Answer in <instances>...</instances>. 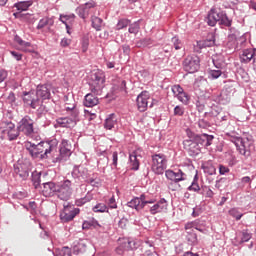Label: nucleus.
Here are the masks:
<instances>
[{
  "instance_id": "31",
  "label": "nucleus",
  "mask_w": 256,
  "mask_h": 256,
  "mask_svg": "<svg viewBox=\"0 0 256 256\" xmlns=\"http://www.w3.org/2000/svg\"><path fill=\"white\" fill-rule=\"evenodd\" d=\"M131 167L134 171L139 170V159H141V155L137 154V151H134L129 156Z\"/></svg>"
},
{
  "instance_id": "1",
  "label": "nucleus",
  "mask_w": 256,
  "mask_h": 256,
  "mask_svg": "<svg viewBox=\"0 0 256 256\" xmlns=\"http://www.w3.org/2000/svg\"><path fill=\"white\" fill-rule=\"evenodd\" d=\"M25 149L32 159H49V155L57 150V140L40 142L38 144L26 142Z\"/></svg>"
},
{
  "instance_id": "5",
  "label": "nucleus",
  "mask_w": 256,
  "mask_h": 256,
  "mask_svg": "<svg viewBox=\"0 0 256 256\" xmlns=\"http://www.w3.org/2000/svg\"><path fill=\"white\" fill-rule=\"evenodd\" d=\"M73 195V188H71V181L64 180L62 183L58 184L56 188V196L61 201H69Z\"/></svg>"
},
{
  "instance_id": "64",
  "label": "nucleus",
  "mask_w": 256,
  "mask_h": 256,
  "mask_svg": "<svg viewBox=\"0 0 256 256\" xmlns=\"http://www.w3.org/2000/svg\"><path fill=\"white\" fill-rule=\"evenodd\" d=\"M16 196V199H25V197H27V192L26 191H20V192H17L15 194Z\"/></svg>"
},
{
  "instance_id": "50",
  "label": "nucleus",
  "mask_w": 256,
  "mask_h": 256,
  "mask_svg": "<svg viewBox=\"0 0 256 256\" xmlns=\"http://www.w3.org/2000/svg\"><path fill=\"white\" fill-rule=\"evenodd\" d=\"M229 215H231V217H235L236 221H240L241 217H243V213L239 212V209L237 208L230 209Z\"/></svg>"
},
{
  "instance_id": "8",
  "label": "nucleus",
  "mask_w": 256,
  "mask_h": 256,
  "mask_svg": "<svg viewBox=\"0 0 256 256\" xmlns=\"http://www.w3.org/2000/svg\"><path fill=\"white\" fill-rule=\"evenodd\" d=\"M253 149H255V146H253V136L245 133L243 137H241L240 155L251 157V151H253Z\"/></svg>"
},
{
  "instance_id": "17",
  "label": "nucleus",
  "mask_w": 256,
  "mask_h": 256,
  "mask_svg": "<svg viewBox=\"0 0 256 256\" xmlns=\"http://www.w3.org/2000/svg\"><path fill=\"white\" fill-rule=\"evenodd\" d=\"M172 92L177 97L178 101H180L184 105H187V103H189V94H187V92H185V90H183L180 85L172 86Z\"/></svg>"
},
{
  "instance_id": "4",
  "label": "nucleus",
  "mask_w": 256,
  "mask_h": 256,
  "mask_svg": "<svg viewBox=\"0 0 256 256\" xmlns=\"http://www.w3.org/2000/svg\"><path fill=\"white\" fill-rule=\"evenodd\" d=\"M151 169L155 175H163L167 170V156L165 154L152 155Z\"/></svg>"
},
{
  "instance_id": "63",
  "label": "nucleus",
  "mask_w": 256,
  "mask_h": 256,
  "mask_svg": "<svg viewBox=\"0 0 256 256\" xmlns=\"http://www.w3.org/2000/svg\"><path fill=\"white\" fill-rule=\"evenodd\" d=\"M108 205H109L110 209H117V202L115 201V196H112L109 199Z\"/></svg>"
},
{
  "instance_id": "21",
  "label": "nucleus",
  "mask_w": 256,
  "mask_h": 256,
  "mask_svg": "<svg viewBox=\"0 0 256 256\" xmlns=\"http://www.w3.org/2000/svg\"><path fill=\"white\" fill-rule=\"evenodd\" d=\"M241 39L243 41V36H241V32L236 30L235 28H230V34L228 35V47L231 49H235L237 47V41Z\"/></svg>"
},
{
  "instance_id": "37",
  "label": "nucleus",
  "mask_w": 256,
  "mask_h": 256,
  "mask_svg": "<svg viewBox=\"0 0 256 256\" xmlns=\"http://www.w3.org/2000/svg\"><path fill=\"white\" fill-rule=\"evenodd\" d=\"M198 45L200 49H205L207 47H213L215 45V36H211L210 38H207L206 40L198 42Z\"/></svg>"
},
{
  "instance_id": "33",
  "label": "nucleus",
  "mask_w": 256,
  "mask_h": 256,
  "mask_svg": "<svg viewBox=\"0 0 256 256\" xmlns=\"http://www.w3.org/2000/svg\"><path fill=\"white\" fill-rule=\"evenodd\" d=\"M14 172L16 173V175H19L20 179H27V177H29V170L24 169L23 165L18 164V165H14Z\"/></svg>"
},
{
  "instance_id": "49",
  "label": "nucleus",
  "mask_w": 256,
  "mask_h": 256,
  "mask_svg": "<svg viewBox=\"0 0 256 256\" xmlns=\"http://www.w3.org/2000/svg\"><path fill=\"white\" fill-rule=\"evenodd\" d=\"M200 193L201 195H204L210 199L213 197V195H215L209 186H203Z\"/></svg>"
},
{
  "instance_id": "28",
  "label": "nucleus",
  "mask_w": 256,
  "mask_h": 256,
  "mask_svg": "<svg viewBox=\"0 0 256 256\" xmlns=\"http://www.w3.org/2000/svg\"><path fill=\"white\" fill-rule=\"evenodd\" d=\"M87 251V242L85 240H78L74 242L73 253L79 255V253H85Z\"/></svg>"
},
{
  "instance_id": "15",
  "label": "nucleus",
  "mask_w": 256,
  "mask_h": 256,
  "mask_svg": "<svg viewBox=\"0 0 256 256\" xmlns=\"http://www.w3.org/2000/svg\"><path fill=\"white\" fill-rule=\"evenodd\" d=\"M241 63H251L253 61V67L256 68V48L244 49L240 56Z\"/></svg>"
},
{
  "instance_id": "3",
  "label": "nucleus",
  "mask_w": 256,
  "mask_h": 256,
  "mask_svg": "<svg viewBox=\"0 0 256 256\" xmlns=\"http://www.w3.org/2000/svg\"><path fill=\"white\" fill-rule=\"evenodd\" d=\"M105 88V73L98 70L91 75L90 91L94 95H102Z\"/></svg>"
},
{
  "instance_id": "6",
  "label": "nucleus",
  "mask_w": 256,
  "mask_h": 256,
  "mask_svg": "<svg viewBox=\"0 0 256 256\" xmlns=\"http://www.w3.org/2000/svg\"><path fill=\"white\" fill-rule=\"evenodd\" d=\"M35 121L30 118L29 115L24 116L18 123V131L26 135V137H31L35 133Z\"/></svg>"
},
{
  "instance_id": "52",
  "label": "nucleus",
  "mask_w": 256,
  "mask_h": 256,
  "mask_svg": "<svg viewBox=\"0 0 256 256\" xmlns=\"http://www.w3.org/2000/svg\"><path fill=\"white\" fill-rule=\"evenodd\" d=\"M129 23H131L129 19H120L116 25V28L118 30L125 29V27H128Z\"/></svg>"
},
{
  "instance_id": "62",
  "label": "nucleus",
  "mask_w": 256,
  "mask_h": 256,
  "mask_svg": "<svg viewBox=\"0 0 256 256\" xmlns=\"http://www.w3.org/2000/svg\"><path fill=\"white\" fill-rule=\"evenodd\" d=\"M215 171L216 169L212 165L204 167V172L208 173V175H215Z\"/></svg>"
},
{
  "instance_id": "23",
  "label": "nucleus",
  "mask_w": 256,
  "mask_h": 256,
  "mask_svg": "<svg viewBox=\"0 0 256 256\" xmlns=\"http://www.w3.org/2000/svg\"><path fill=\"white\" fill-rule=\"evenodd\" d=\"M165 176L169 181H173V183H179V181H185V173L183 171L178 170L177 172L173 170H166Z\"/></svg>"
},
{
  "instance_id": "35",
  "label": "nucleus",
  "mask_w": 256,
  "mask_h": 256,
  "mask_svg": "<svg viewBox=\"0 0 256 256\" xmlns=\"http://www.w3.org/2000/svg\"><path fill=\"white\" fill-rule=\"evenodd\" d=\"M60 21L66 26V29H69V25L75 21V14H69V15H60Z\"/></svg>"
},
{
  "instance_id": "18",
  "label": "nucleus",
  "mask_w": 256,
  "mask_h": 256,
  "mask_svg": "<svg viewBox=\"0 0 256 256\" xmlns=\"http://www.w3.org/2000/svg\"><path fill=\"white\" fill-rule=\"evenodd\" d=\"M57 186L55 182H44L42 187V195L44 197H55L57 195Z\"/></svg>"
},
{
  "instance_id": "25",
  "label": "nucleus",
  "mask_w": 256,
  "mask_h": 256,
  "mask_svg": "<svg viewBox=\"0 0 256 256\" xmlns=\"http://www.w3.org/2000/svg\"><path fill=\"white\" fill-rule=\"evenodd\" d=\"M36 97L43 100L51 99V86L47 84L37 86Z\"/></svg>"
},
{
  "instance_id": "39",
  "label": "nucleus",
  "mask_w": 256,
  "mask_h": 256,
  "mask_svg": "<svg viewBox=\"0 0 256 256\" xmlns=\"http://www.w3.org/2000/svg\"><path fill=\"white\" fill-rule=\"evenodd\" d=\"M31 5H33L31 1H22V2L16 3L14 7H16L18 11H27V9L31 7Z\"/></svg>"
},
{
  "instance_id": "2",
  "label": "nucleus",
  "mask_w": 256,
  "mask_h": 256,
  "mask_svg": "<svg viewBox=\"0 0 256 256\" xmlns=\"http://www.w3.org/2000/svg\"><path fill=\"white\" fill-rule=\"evenodd\" d=\"M208 25L215 27V25H223L224 27H231L233 20L229 19L227 14L219 9L212 8L208 14Z\"/></svg>"
},
{
  "instance_id": "48",
  "label": "nucleus",
  "mask_w": 256,
  "mask_h": 256,
  "mask_svg": "<svg viewBox=\"0 0 256 256\" xmlns=\"http://www.w3.org/2000/svg\"><path fill=\"white\" fill-rule=\"evenodd\" d=\"M186 239L190 245H197V234L194 232H187Z\"/></svg>"
},
{
  "instance_id": "20",
  "label": "nucleus",
  "mask_w": 256,
  "mask_h": 256,
  "mask_svg": "<svg viewBox=\"0 0 256 256\" xmlns=\"http://www.w3.org/2000/svg\"><path fill=\"white\" fill-rule=\"evenodd\" d=\"M150 214L157 215V213H165L167 211V200L165 198L160 199L150 206Z\"/></svg>"
},
{
  "instance_id": "44",
  "label": "nucleus",
  "mask_w": 256,
  "mask_h": 256,
  "mask_svg": "<svg viewBox=\"0 0 256 256\" xmlns=\"http://www.w3.org/2000/svg\"><path fill=\"white\" fill-rule=\"evenodd\" d=\"M199 178H197V175H195L193 182L188 187V191H194L195 193L201 191V187H199Z\"/></svg>"
},
{
  "instance_id": "22",
  "label": "nucleus",
  "mask_w": 256,
  "mask_h": 256,
  "mask_svg": "<svg viewBox=\"0 0 256 256\" xmlns=\"http://www.w3.org/2000/svg\"><path fill=\"white\" fill-rule=\"evenodd\" d=\"M71 149H73L71 143L68 140H62L60 145V161H66L68 157H71Z\"/></svg>"
},
{
  "instance_id": "12",
  "label": "nucleus",
  "mask_w": 256,
  "mask_h": 256,
  "mask_svg": "<svg viewBox=\"0 0 256 256\" xmlns=\"http://www.w3.org/2000/svg\"><path fill=\"white\" fill-rule=\"evenodd\" d=\"M235 93V88L233 86H225V88L215 96L214 101L220 105H227L231 101V96Z\"/></svg>"
},
{
  "instance_id": "10",
  "label": "nucleus",
  "mask_w": 256,
  "mask_h": 256,
  "mask_svg": "<svg viewBox=\"0 0 256 256\" xmlns=\"http://www.w3.org/2000/svg\"><path fill=\"white\" fill-rule=\"evenodd\" d=\"M79 208H75V206L71 204H64L63 211L60 213V219L63 223H69V221H73L77 215H79Z\"/></svg>"
},
{
  "instance_id": "59",
  "label": "nucleus",
  "mask_w": 256,
  "mask_h": 256,
  "mask_svg": "<svg viewBox=\"0 0 256 256\" xmlns=\"http://www.w3.org/2000/svg\"><path fill=\"white\" fill-rule=\"evenodd\" d=\"M184 113H185V108H183L182 106H176L174 108V115L181 117L183 116Z\"/></svg>"
},
{
  "instance_id": "54",
  "label": "nucleus",
  "mask_w": 256,
  "mask_h": 256,
  "mask_svg": "<svg viewBox=\"0 0 256 256\" xmlns=\"http://www.w3.org/2000/svg\"><path fill=\"white\" fill-rule=\"evenodd\" d=\"M151 40L150 38H143L142 40H140L138 43H137V46L138 47H149V45H151Z\"/></svg>"
},
{
  "instance_id": "30",
  "label": "nucleus",
  "mask_w": 256,
  "mask_h": 256,
  "mask_svg": "<svg viewBox=\"0 0 256 256\" xmlns=\"http://www.w3.org/2000/svg\"><path fill=\"white\" fill-rule=\"evenodd\" d=\"M95 105H99V98L91 93L87 94L84 98V106L95 107Z\"/></svg>"
},
{
  "instance_id": "29",
  "label": "nucleus",
  "mask_w": 256,
  "mask_h": 256,
  "mask_svg": "<svg viewBox=\"0 0 256 256\" xmlns=\"http://www.w3.org/2000/svg\"><path fill=\"white\" fill-rule=\"evenodd\" d=\"M226 137L228 141H231V143H234L235 147L237 148V151L240 152L241 137L239 136V134L235 132H228L226 133Z\"/></svg>"
},
{
  "instance_id": "47",
  "label": "nucleus",
  "mask_w": 256,
  "mask_h": 256,
  "mask_svg": "<svg viewBox=\"0 0 256 256\" xmlns=\"http://www.w3.org/2000/svg\"><path fill=\"white\" fill-rule=\"evenodd\" d=\"M86 183H88L89 185H92V187H100L101 185V179L97 178V177H89V178H85Z\"/></svg>"
},
{
  "instance_id": "58",
  "label": "nucleus",
  "mask_w": 256,
  "mask_h": 256,
  "mask_svg": "<svg viewBox=\"0 0 256 256\" xmlns=\"http://www.w3.org/2000/svg\"><path fill=\"white\" fill-rule=\"evenodd\" d=\"M119 159V154L117 152H113L112 154V169H117V161Z\"/></svg>"
},
{
  "instance_id": "53",
  "label": "nucleus",
  "mask_w": 256,
  "mask_h": 256,
  "mask_svg": "<svg viewBox=\"0 0 256 256\" xmlns=\"http://www.w3.org/2000/svg\"><path fill=\"white\" fill-rule=\"evenodd\" d=\"M139 22H134L133 24L130 25L129 27V33L137 34L139 33Z\"/></svg>"
},
{
  "instance_id": "46",
  "label": "nucleus",
  "mask_w": 256,
  "mask_h": 256,
  "mask_svg": "<svg viewBox=\"0 0 256 256\" xmlns=\"http://www.w3.org/2000/svg\"><path fill=\"white\" fill-rule=\"evenodd\" d=\"M20 51H24V53H33V46H31V42L23 41L22 45L19 47Z\"/></svg>"
},
{
  "instance_id": "32",
  "label": "nucleus",
  "mask_w": 256,
  "mask_h": 256,
  "mask_svg": "<svg viewBox=\"0 0 256 256\" xmlns=\"http://www.w3.org/2000/svg\"><path fill=\"white\" fill-rule=\"evenodd\" d=\"M117 125V115L115 114H110L104 122V127L111 131Z\"/></svg>"
},
{
  "instance_id": "38",
  "label": "nucleus",
  "mask_w": 256,
  "mask_h": 256,
  "mask_svg": "<svg viewBox=\"0 0 256 256\" xmlns=\"http://www.w3.org/2000/svg\"><path fill=\"white\" fill-rule=\"evenodd\" d=\"M89 201H93V194H91V192H88L85 197L77 199L76 200V205L78 207H81L83 205H85V203H89Z\"/></svg>"
},
{
  "instance_id": "40",
  "label": "nucleus",
  "mask_w": 256,
  "mask_h": 256,
  "mask_svg": "<svg viewBox=\"0 0 256 256\" xmlns=\"http://www.w3.org/2000/svg\"><path fill=\"white\" fill-rule=\"evenodd\" d=\"M32 183L36 189H39V187H41V172L32 173Z\"/></svg>"
},
{
  "instance_id": "34",
  "label": "nucleus",
  "mask_w": 256,
  "mask_h": 256,
  "mask_svg": "<svg viewBox=\"0 0 256 256\" xmlns=\"http://www.w3.org/2000/svg\"><path fill=\"white\" fill-rule=\"evenodd\" d=\"M54 23L55 21L53 20V18H49V17L42 18L37 25V29H45V27H53Z\"/></svg>"
},
{
  "instance_id": "19",
  "label": "nucleus",
  "mask_w": 256,
  "mask_h": 256,
  "mask_svg": "<svg viewBox=\"0 0 256 256\" xmlns=\"http://www.w3.org/2000/svg\"><path fill=\"white\" fill-rule=\"evenodd\" d=\"M77 121H79V117L71 116V117H60L56 119V123L59 127L71 128L77 125Z\"/></svg>"
},
{
  "instance_id": "11",
  "label": "nucleus",
  "mask_w": 256,
  "mask_h": 256,
  "mask_svg": "<svg viewBox=\"0 0 256 256\" xmlns=\"http://www.w3.org/2000/svg\"><path fill=\"white\" fill-rule=\"evenodd\" d=\"M0 127L3 129L2 133L7 135L9 141H15L19 137V133H21L19 126L16 128L13 122H1Z\"/></svg>"
},
{
  "instance_id": "51",
  "label": "nucleus",
  "mask_w": 256,
  "mask_h": 256,
  "mask_svg": "<svg viewBox=\"0 0 256 256\" xmlns=\"http://www.w3.org/2000/svg\"><path fill=\"white\" fill-rule=\"evenodd\" d=\"M241 243H247L252 237V234L249 232V230H242L241 232Z\"/></svg>"
},
{
  "instance_id": "61",
  "label": "nucleus",
  "mask_w": 256,
  "mask_h": 256,
  "mask_svg": "<svg viewBox=\"0 0 256 256\" xmlns=\"http://www.w3.org/2000/svg\"><path fill=\"white\" fill-rule=\"evenodd\" d=\"M172 42H173V45H174V48L176 49V51H179V49H181V47H183V45L181 44V41H179V38H177V37H173Z\"/></svg>"
},
{
  "instance_id": "16",
  "label": "nucleus",
  "mask_w": 256,
  "mask_h": 256,
  "mask_svg": "<svg viewBox=\"0 0 256 256\" xmlns=\"http://www.w3.org/2000/svg\"><path fill=\"white\" fill-rule=\"evenodd\" d=\"M136 103L138 106V110L143 113L145 111H147V105H149V92L148 91H142L137 99H136Z\"/></svg>"
},
{
  "instance_id": "57",
  "label": "nucleus",
  "mask_w": 256,
  "mask_h": 256,
  "mask_svg": "<svg viewBox=\"0 0 256 256\" xmlns=\"http://www.w3.org/2000/svg\"><path fill=\"white\" fill-rule=\"evenodd\" d=\"M198 126L200 127V129H207L208 127H211V124H209V121L205 119H200L198 121Z\"/></svg>"
},
{
  "instance_id": "26",
  "label": "nucleus",
  "mask_w": 256,
  "mask_h": 256,
  "mask_svg": "<svg viewBox=\"0 0 256 256\" xmlns=\"http://www.w3.org/2000/svg\"><path fill=\"white\" fill-rule=\"evenodd\" d=\"M195 141L198 142L201 145H204V147H210V145H213V139H215V136L209 135V134H201V135H194Z\"/></svg>"
},
{
  "instance_id": "9",
  "label": "nucleus",
  "mask_w": 256,
  "mask_h": 256,
  "mask_svg": "<svg viewBox=\"0 0 256 256\" xmlns=\"http://www.w3.org/2000/svg\"><path fill=\"white\" fill-rule=\"evenodd\" d=\"M201 60L199 56H187L183 61L184 71L187 73H197L199 71Z\"/></svg>"
},
{
  "instance_id": "13",
  "label": "nucleus",
  "mask_w": 256,
  "mask_h": 256,
  "mask_svg": "<svg viewBox=\"0 0 256 256\" xmlns=\"http://www.w3.org/2000/svg\"><path fill=\"white\" fill-rule=\"evenodd\" d=\"M147 203H153V201L147 200V197H145V194H141L139 197H135L132 200H130L127 203V206L130 207V209L141 211L145 209V206L147 205Z\"/></svg>"
},
{
  "instance_id": "45",
  "label": "nucleus",
  "mask_w": 256,
  "mask_h": 256,
  "mask_svg": "<svg viewBox=\"0 0 256 256\" xmlns=\"http://www.w3.org/2000/svg\"><path fill=\"white\" fill-rule=\"evenodd\" d=\"M208 115L209 117H212V119H214L215 123H217V120L219 119V117H221V109L214 107L211 109Z\"/></svg>"
},
{
  "instance_id": "36",
  "label": "nucleus",
  "mask_w": 256,
  "mask_h": 256,
  "mask_svg": "<svg viewBox=\"0 0 256 256\" xmlns=\"http://www.w3.org/2000/svg\"><path fill=\"white\" fill-rule=\"evenodd\" d=\"M72 177L74 179H86L85 177V169L75 166L72 171Z\"/></svg>"
},
{
  "instance_id": "43",
  "label": "nucleus",
  "mask_w": 256,
  "mask_h": 256,
  "mask_svg": "<svg viewBox=\"0 0 256 256\" xmlns=\"http://www.w3.org/2000/svg\"><path fill=\"white\" fill-rule=\"evenodd\" d=\"M65 109L68 115H70V117H79V110L77 109L75 104H72L70 106H65Z\"/></svg>"
},
{
  "instance_id": "27",
  "label": "nucleus",
  "mask_w": 256,
  "mask_h": 256,
  "mask_svg": "<svg viewBox=\"0 0 256 256\" xmlns=\"http://www.w3.org/2000/svg\"><path fill=\"white\" fill-rule=\"evenodd\" d=\"M213 65L216 67V69H225L226 63H225V56L223 54H216L212 57Z\"/></svg>"
},
{
  "instance_id": "56",
  "label": "nucleus",
  "mask_w": 256,
  "mask_h": 256,
  "mask_svg": "<svg viewBox=\"0 0 256 256\" xmlns=\"http://www.w3.org/2000/svg\"><path fill=\"white\" fill-rule=\"evenodd\" d=\"M221 75H223V72L221 71V69L210 71V76L212 77V79H219Z\"/></svg>"
},
{
  "instance_id": "41",
  "label": "nucleus",
  "mask_w": 256,
  "mask_h": 256,
  "mask_svg": "<svg viewBox=\"0 0 256 256\" xmlns=\"http://www.w3.org/2000/svg\"><path fill=\"white\" fill-rule=\"evenodd\" d=\"M92 211H94V213H108L109 209L105 203H98L92 208Z\"/></svg>"
},
{
  "instance_id": "42",
  "label": "nucleus",
  "mask_w": 256,
  "mask_h": 256,
  "mask_svg": "<svg viewBox=\"0 0 256 256\" xmlns=\"http://www.w3.org/2000/svg\"><path fill=\"white\" fill-rule=\"evenodd\" d=\"M92 27L96 29V31H101V26L103 25V19L97 17V16H92Z\"/></svg>"
},
{
  "instance_id": "14",
  "label": "nucleus",
  "mask_w": 256,
  "mask_h": 256,
  "mask_svg": "<svg viewBox=\"0 0 256 256\" xmlns=\"http://www.w3.org/2000/svg\"><path fill=\"white\" fill-rule=\"evenodd\" d=\"M23 101L26 105H30L32 109H37L43 105V101H41L34 92H25Z\"/></svg>"
},
{
  "instance_id": "55",
  "label": "nucleus",
  "mask_w": 256,
  "mask_h": 256,
  "mask_svg": "<svg viewBox=\"0 0 256 256\" xmlns=\"http://www.w3.org/2000/svg\"><path fill=\"white\" fill-rule=\"evenodd\" d=\"M56 256H71V249L63 247Z\"/></svg>"
},
{
  "instance_id": "60",
  "label": "nucleus",
  "mask_w": 256,
  "mask_h": 256,
  "mask_svg": "<svg viewBox=\"0 0 256 256\" xmlns=\"http://www.w3.org/2000/svg\"><path fill=\"white\" fill-rule=\"evenodd\" d=\"M29 209L32 215L37 213V203L35 201L29 202L27 210L29 211Z\"/></svg>"
},
{
  "instance_id": "24",
  "label": "nucleus",
  "mask_w": 256,
  "mask_h": 256,
  "mask_svg": "<svg viewBox=\"0 0 256 256\" xmlns=\"http://www.w3.org/2000/svg\"><path fill=\"white\" fill-rule=\"evenodd\" d=\"M93 7H95V2H87L86 4L79 6L76 9V13L79 15V17H81V19H87Z\"/></svg>"
},
{
  "instance_id": "7",
  "label": "nucleus",
  "mask_w": 256,
  "mask_h": 256,
  "mask_svg": "<svg viewBox=\"0 0 256 256\" xmlns=\"http://www.w3.org/2000/svg\"><path fill=\"white\" fill-rule=\"evenodd\" d=\"M188 135L189 139L183 141V147L188 155L195 157L201 153V146H199V142L195 140V134Z\"/></svg>"
}]
</instances>
